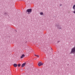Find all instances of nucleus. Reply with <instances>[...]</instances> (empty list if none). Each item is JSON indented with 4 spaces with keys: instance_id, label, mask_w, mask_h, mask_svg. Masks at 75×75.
I'll return each mask as SVG.
<instances>
[{
    "instance_id": "obj_1",
    "label": "nucleus",
    "mask_w": 75,
    "mask_h": 75,
    "mask_svg": "<svg viewBox=\"0 0 75 75\" xmlns=\"http://www.w3.org/2000/svg\"><path fill=\"white\" fill-rule=\"evenodd\" d=\"M75 54V46L74 47L71 49V51L69 54Z\"/></svg>"
},
{
    "instance_id": "obj_2",
    "label": "nucleus",
    "mask_w": 75,
    "mask_h": 75,
    "mask_svg": "<svg viewBox=\"0 0 75 75\" xmlns=\"http://www.w3.org/2000/svg\"><path fill=\"white\" fill-rule=\"evenodd\" d=\"M32 11V9H28L27 10V11H26V13H28V14H30L31 13V11Z\"/></svg>"
},
{
    "instance_id": "obj_3",
    "label": "nucleus",
    "mask_w": 75,
    "mask_h": 75,
    "mask_svg": "<svg viewBox=\"0 0 75 75\" xmlns=\"http://www.w3.org/2000/svg\"><path fill=\"white\" fill-rule=\"evenodd\" d=\"M55 26L57 27L58 29H59V30H60V29H62V28L61 27V26L57 24V25H55Z\"/></svg>"
},
{
    "instance_id": "obj_4",
    "label": "nucleus",
    "mask_w": 75,
    "mask_h": 75,
    "mask_svg": "<svg viewBox=\"0 0 75 75\" xmlns=\"http://www.w3.org/2000/svg\"><path fill=\"white\" fill-rule=\"evenodd\" d=\"M43 65V63H42L41 62H39L38 63V65L39 67H40V66H42V65Z\"/></svg>"
},
{
    "instance_id": "obj_5",
    "label": "nucleus",
    "mask_w": 75,
    "mask_h": 75,
    "mask_svg": "<svg viewBox=\"0 0 75 75\" xmlns=\"http://www.w3.org/2000/svg\"><path fill=\"white\" fill-rule=\"evenodd\" d=\"M73 8L74 10H75V4L73 5ZM75 14V11H74L73 12Z\"/></svg>"
},
{
    "instance_id": "obj_6",
    "label": "nucleus",
    "mask_w": 75,
    "mask_h": 75,
    "mask_svg": "<svg viewBox=\"0 0 75 75\" xmlns=\"http://www.w3.org/2000/svg\"><path fill=\"white\" fill-rule=\"evenodd\" d=\"M25 64H26V63H24L21 66L22 67H24Z\"/></svg>"
},
{
    "instance_id": "obj_7",
    "label": "nucleus",
    "mask_w": 75,
    "mask_h": 75,
    "mask_svg": "<svg viewBox=\"0 0 75 75\" xmlns=\"http://www.w3.org/2000/svg\"><path fill=\"white\" fill-rule=\"evenodd\" d=\"M25 57V55L24 54H23L21 56V58H23V57Z\"/></svg>"
},
{
    "instance_id": "obj_8",
    "label": "nucleus",
    "mask_w": 75,
    "mask_h": 75,
    "mask_svg": "<svg viewBox=\"0 0 75 75\" xmlns=\"http://www.w3.org/2000/svg\"><path fill=\"white\" fill-rule=\"evenodd\" d=\"M13 66L14 67H17V64H13Z\"/></svg>"
},
{
    "instance_id": "obj_9",
    "label": "nucleus",
    "mask_w": 75,
    "mask_h": 75,
    "mask_svg": "<svg viewBox=\"0 0 75 75\" xmlns=\"http://www.w3.org/2000/svg\"><path fill=\"white\" fill-rule=\"evenodd\" d=\"M40 15H43V12H40Z\"/></svg>"
},
{
    "instance_id": "obj_10",
    "label": "nucleus",
    "mask_w": 75,
    "mask_h": 75,
    "mask_svg": "<svg viewBox=\"0 0 75 75\" xmlns=\"http://www.w3.org/2000/svg\"><path fill=\"white\" fill-rule=\"evenodd\" d=\"M18 67H20V64H18Z\"/></svg>"
},
{
    "instance_id": "obj_11",
    "label": "nucleus",
    "mask_w": 75,
    "mask_h": 75,
    "mask_svg": "<svg viewBox=\"0 0 75 75\" xmlns=\"http://www.w3.org/2000/svg\"><path fill=\"white\" fill-rule=\"evenodd\" d=\"M35 56H36V57H39V56L38 55H36L35 54Z\"/></svg>"
},
{
    "instance_id": "obj_12",
    "label": "nucleus",
    "mask_w": 75,
    "mask_h": 75,
    "mask_svg": "<svg viewBox=\"0 0 75 75\" xmlns=\"http://www.w3.org/2000/svg\"><path fill=\"white\" fill-rule=\"evenodd\" d=\"M60 42V41H57L58 43V42Z\"/></svg>"
},
{
    "instance_id": "obj_13",
    "label": "nucleus",
    "mask_w": 75,
    "mask_h": 75,
    "mask_svg": "<svg viewBox=\"0 0 75 75\" xmlns=\"http://www.w3.org/2000/svg\"><path fill=\"white\" fill-rule=\"evenodd\" d=\"M26 3H28V2H25Z\"/></svg>"
},
{
    "instance_id": "obj_14",
    "label": "nucleus",
    "mask_w": 75,
    "mask_h": 75,
    "mask_svg": "<svg viewBox=\"0 0 75 75\" xmlns=\"http://www.w3.org/2000/svg\"><path fill=\"white\" fill-rule=\"evenodd\" d=\"M4 14H6V12L5 13H4Z\"/></svg>"
},
{
    "instance_id": "obj_15",
    "label": "nucleus",
    "mask_w": 75,
    "mask_h": 75,
    "mask_svg": "<svg viewBox=\"0 0 75 75\" xmlns=\"http://www.w3.org/2000/svg\"><path fill=\"white\" fill-rule=\"evenodd\" d=\"M61 6V4H60V6Z\"/></svg>"
}]
</instances>
